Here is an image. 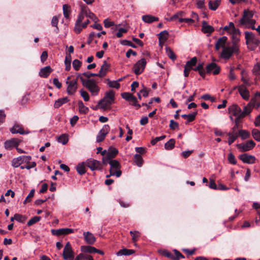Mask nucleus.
<instances>
[{
    "mask_svg": "<svg viewBox=\"0 0 260 260\" xmlns=\"http://www.w3.org/2000/svg\"><path fill=\"white\" fill-rule=\"evenodd\" d=\"M77 79H79L82 83V85L85 87L91 92L92 95H96L100 91V88L97 85V82L95 79H89L85 80L82 76L81 74H78Z\"/></svg>",
    "mask_w": 260,
    "mask_h": 260,
    "instance_id": "1",
    "label": "nucleus"
},
{
    "mask_svg": "<svg viewBox=\"0 0 260 260\" xmlns=\"http://www.w3.org/2000/svg\"><path fill=\"white\" fill-rule=\"evenodd\" d=\"M235 41H239L238 39L235 38ZM239 51L238 47L235 42L232 46L225 47L220 54V57L224 59H229L233 55L234 53H237Z\"/></svg>",
    "mask_w": 260,
    "mask_h": 260,
    "instance_id": "2",
    "label": "nucleus"
},
{
    "mask_svg": "<svg viewBox=\"0 0 260 260\" xmlns=\"http://www.w3.org/2000/svg\"><path fill=\"white\" fill-rule=\"evenodd\" d=\"M254 12L248 10H244L242 18L239 20V24L240 25H254L256 21L252 19Z\"/></svg>",
    "mask_w": 260,
    "mask_h": 260,
    "instance_id": "3",
    "label": "nucleus"
},
{
    "mask_svg": "<svg viewBox=\"0 0 260 260\" xmlns=\"http://www.w3.org/2000/svg\"><path fill=\"white\" fill-rule=\"evenodd\" d=\"M114 99V93L113 90L106 92L104 98L99 101L98 105H101V108L106 109L109 106Z\"/></svg>",
    "mask_w": 260,
    "mask_h": 260,
    "instance_id": "4",
    "label": "nucleus"
},
{
    "mask_svg": "<svg viewBox=\"0 0 260 260\" xmlns=\"http://www.w3.org/2000/svg\"><path fill=\"white\" fill-rule=\"evenodd\" d=\"M245 38L246 45L251 44L253 46L251 48L254 50L260 44V41L258 38L252 32L245 31Z\"/></svg>",
    "mask_w": 260,
    "mask_h": 260,
    "instance_id": "5",
    "label": "nucleus"
},
{
    "mask_svg": "<svg viewBox=\"0 0 260 260\" xmlns=\"http://www.w3.org/2000/svg\"><path fill=\"white\" fill-rule=\"evenodd\" d=\"M110 166V172H111V175H115L117 177H119L122 174V172L120 171L121 165L119 162L116 159H114L111 161Z\"/></svg>",
    "mask_w": 260,
    "mask_h": 260,
    "instance_id": "6",
    "label": "nucleus"
},
{
    "mask_svg": "<svg viewBox=\"0 0 260 260\" xmlns=\"http://www.w3.org/2000/svg\"><path fill=\"white\" fill-rule=\"evenodd\" d=\"M62 256L65 260H73L74 258V252L72 250L71 245L70 242H67L65 245Z\"/></svg>",
    "mask_w": 260,
    "mask_h": 260,
    "instance_id": "7",
    "label": "nucleus"
},
{
    "mask_svg": "<svg viewBox=\"0 0 260 260\" xmlns=\"http://www.w3.org/2000/svg\"><path fill=\"white\" fill-rule=\"evenodd\" d=\"M86 165L91 171L100 170L102 169V164L94 159H88L86 161Z\"/></svg>",
    "mask_w": 260,
    "mask_h": 260,
    "instance_id": "8",
    "label": "nucleus"
},
{
    "mask_svg": "<svg viewBox=\"0 0 260 260\" xmlns=\"http://www.w3.org/2000/svg\"><path fill=\"white\" fill-rule=\"evenodd\" d=\"M146 64L145 58H142L138 61L134 66V71L136 75L141 74L144 71Z\"/></svg>",
    "mask_w": 260,
    "mask_h": 260,
    "instance_id": "9",
    "label": "nucleus"
},
{
    "mask_svg": "<svg viewBox=\"0 0 260 260\" xmlns=\"http://www.w3.org/2000/svg\"><path fill=\"white\" fill-rule=\"evenodd\" d=\"M70 77H68L66 84L68 85L67 91L69 94H74L77 88V82L76 80L69 81Z\"/></svg>",
    "mask_w": 260,
    "mask_h": 260,
    "instance_id": "10",
    "label": "nucleus"
},
{
    "mask_svg": "<svg viewBox=\"0 0 260 260\" xmlns=\"http://www.w3.org/2000/svg\"><path fill=\"white\" fill-rule=\"evenodd\" d=\"M255 145V143L252 140H249L245 143L237 145V147L242 152L248 151L251 150Z\"/></svg>",
    "mask_w": 260,
    "mask_h": 260,
    "instance_id": "11",
    "label": "nucleus"
},
{
    "mask_svg": "<svg viewBox=\"0 0 260 260\" xmlns=\"http://www.w3.org/2000/svg\"><path fill=\"white\" fill-rule=\"evenodd\" d=\"M110 131V127L108 125L105 124L103 128L100 131L96 136V142H101L103 141Z\"/></svg>",
    "mask_w": 260,
    "mask_h": 260,
    "instance_id": "12",
    "label": "nucleus"
},
{
    "mask_svg": "<svg viewBox=\"0 0 260 260\" xmlns=\"http://www.w3.org/2000/svg\"><path fill=\"white\" fill-rule=\"evenodd\" d=\"M220 71V67L215 63L211 62L206 66V72L208 74L217 75Z\"/></svg>",
    "mask_w": 260,
    "mask_h": 260,
    "instance_id": "13",
    "label": "nucleus"
},
{
    "mask_svg": "<svg viewBox=\"0 0 260 260\" xmlns=\"http://www.w3.org/2000/svg\"><path fill=\"white\" fill-rule=\"evenodd\" d=\"M239 158L244 163L248 164H254L256 160V158L254 156L247 153H244L239 155Z\"/></svg>",
    "mask_w": 260,
    "mask_h": 260,
    "instance_id": "14",
    "label": "nucleus"
},
{
    "mask_svg": "<svg viewBox=\"0 0 260 260\" xmlns=\"http://www.w3.org/2000/svg\"><path fill=\"white\" fill-rule=\"evenodd\" d=\"M74 232V230L69 228H62L57 230L53 229L51 230V233L53 235L60 236L68 235Z\"/></svg>",
    "mask_w": 260,
    "mask_h": 260,
    "instance_id": "15",
    "label": "nucleus"
},
{
    "mask_svg": "<svg viewBox=\"0 0 260 260\" xmlns=\"http://www.w3.org/2000/svg\"><path fill=\"white\" fill-rule=\"evenodd\" d=\"M21 141L17 138H12L5 142V148L7 149H11L13 147H17Z\"/></svg>",
    "mask_w": 260,
    "mask_h": 260,
    "instance_id": "16",
    "label": "nucleus"
},
{
    "mask_svg": "<svg viewBox=\"0 0 260 260\" xmlns=\"http://www.w3.org/2000/svg\"><path fill=\"white\" fill-rule=\"evenodd\" d=\"M238 91L240 95L245 100H248L250 97V93L248 90L244 85H241L238 87Z\"/></svg>",
    "mask_w": 260,
    "mask_h": 260,
    "instance_id": "17",
    "label": "nucleus"
},
{
    "mask_svg": "<svg viewBox=\"0 0 260 260\" xmlns=\"http://www.w3.org/2000/svg\"><path fill=\"white\" fill-rule=\"evenodd\" d=\"M229 112L232 115L239 117L241 114V109L237 105H233L229 108Z\"/></svg>",
    "mask_w": 260,
    "mask_h": 260,
    "instance_id": "18",
    "label": "nucleus"
},
{
    "mask_svg": "<svg viewBox=\"0 0 260 260\" xmlns=\"http://www.w3.org/2000/svg\"><path fill=\"white\" fill-rule=\"evenodd\" d=\"M110 64H109L107 61H104L103 65L101 66L99 73H98L99 77L102 78L106 76L107 72L110 69Z\"/></svg>",
    "mask_w": 260,
    "mask_h": 260,
    "instance_id": "19",
    "label": "nucleus"
},
{
    "mask_svg": "<svg viewBox=\"0 0 260 260\" xmlns=\"http://www.w3.org/2000/svg\"><path fill=\"white\" fill-rule=\"evenodd\" d=\"M11 133L14 134H20L21 135H24V134H27L29 133V132H25L22 127V126L20 124H18L17 123H15L14 126L11 127L10 129Z\"/></svg>",
    "mask_w": 260,
    "mask_h": 260,
    "instance_id": "20",
    "label": "nucleus"
},
{
    "mask_svg": "<svg viewBox=\"0 0 260 260\" xmlns=\"http://www.w3.org/2000/svg\"><path fill=\"white\" fill-rule=\"evenodd\" d=\"M83 236L86 242L89 244H93L96 240L94 235L89 232H84Z\"/></svg>",
    "mask_w": 260,
    "mask_h": 260,
    "instance_id": "21",
    "label": "nucleus"
},
{
    "mask_svg": "<svg viewBox=\"0 0 260 260\" xmlns=\"http://www.w3.org/2000/svg\"><path fill=\"white\" fill-rule=\"evenodd\" d=\"M82 11L85 13L86 17L93 20L95 22L98 21L97 17L93 13L91 12L86 6H82Z\"/></svg>",
    "mask_w": 260,
    "mask_h": 260,
    "instance_id": "22",
    "label": "nucleus"
},
{
    "mask_svg": "<svg viewBox=\"0 0 260 260\" xmlns=\"http://www.w3.org/2000/svg\"><path fill=\"white\" fill-rule=\"evenodd\" d=\"M52 69L50 66H46L42 68L39 72V76L41 77L47 78L52 72Z\"/></svg>",
    "mask_w": 260,
    "mask_h": 260,
    "instance_id": "23",
    "label": "nucleus"
},
{
    "mask_svg": "<svg viewBox=\"0 0 260 260\" xmlns=\"http://www.w3.org/2000/svg\"><path fill=\"white\" fill-rule=\"evenodd\" d=\"M227 41V37L223 36L218 39L215 43V49L218 50L220 47H225V44Z\"/></svg>",
    "mask_w": 260,
    "mask_h": 260,
    "instance_id": "24",
    "label": "nucleus"
},
{
    "mask_svg": "<svg viewBox=\"0 0 260 260\" xmlns=\"http://www.w3.org/2000/svg\"><path fill=\"white\" fill-rule=\"evenodd\" d=\"M202 30L204 33L211 34L214 31V29L211 25H209L206 21H203Z\"/></svg>",
    "mask_w": 260,
    "mask_h": 260,
    "instance_id": "25",
    "label": "nucleus"
},
{
    "mask_svg": "<svg viewBox=\"0 0 260 260\" xmlns=\"http://www.w3.org/2000/svg\"><path fill=\"white\" fill-rule=\"evenodd\" d=\"M227 135L229 136V140L228 141V144L231 145L239 137L238 132H229L227 133Z\"/></svg>",
    "mask_w": 260,
    "mask_h": 260,
    "instance_id": "26",
    "label": "nucleus"
},
{
    "mask_svg": "<svg viewBox=\"0 0 260 260\" xmlns=\"http://www.w3.org/2000/svg\"><path fill=\"white\" fill-rule=\"evenodd\" d=\"M142 20L146 23H151L154 21H158V18L150 15H145L142 16Z\"/></svg>",
    "mask_w": 260,
    "mask_h": 260,
    "instance_id": "27",
    "label": "nucleus"
},
{
    "mask_svg": "<svg viewBox=\"0 0 260 260\" xmlns=\"http://www.w3.org/2000/svg\"><path fill=\"white\" fill-rule=\"evenodd\" d=\"M135 253V250L133 249H127L123 248L116 253V255L118 256L122 255H129Z\"/></svg>",
    "mask_w": 260,
    "mask_h": 260,
    "instance_id": "28",
    "label": "nucleus"
},
{
    "mask_svg": "<svg viewBox=\"0 0 260 260\" xmlns=\"http://www.w3.org/2000/svg\"><path fill=\"white\" fill-rule=\"evenodd\" d=\"M69 101L68 97H64L63 98L59 99L55 102L54 106L55 108H58L63 104L67 103Z\"/></svg>",
    "mask_w": 260,
    "mask_h": 260,
    "instance_id": "29",
    "label": "nucleus"
},
{
    "mask_svg": "<svg viewBox=\"0 0 260 260\" xmlns=\"http://www.w3.org/2000/svg\"><path fill=\"white\" fill-rule=\"evenodd\" d=\"M220 0L210 1L209 2V7L211 10L215 11L220 5Z\"/></svg>",
    "mask_w": 260,
    "mask_h": 260,
    "instance_id": "30",
    "label": "nucleus"
},
{
    "mask_svg": "<svg viewBox=\"0 0 260 260\" xmlns=\"http://www.w3.org/2000/svg\"><path fill=\"white\" fill-rule=\"evenodd\" d=\"M85 166L86 162H81L76 167V170L77 172L81 175H83L85 173Z\"/></svg>",
    "mask_w": 260,
    "mask_h": 260,
    "instance_id": "31",
    "label": "nucleus"
},
{
    "mask_svg": "<svg viewBox=\"0 0 260 260\" xmlns=\"http://www.w3.org/2000/svg\"><path fill=\"white\" fill-rule=\"evenodd\" d=\"M63 14L66 19H69L71 13V7L67 4H64L62 6Z\"/></svg>",
    "mask_w": 260,
    "mask_h": 260,
    "instance_id": "32",
    "label": "nucleus"
},
{
    "mask_svg": "<svg viewBox=\"0 0 260 260\" xmlns=\"http://www.w3.org/2000/svg\"><path fill=\"white\" fill-rule=\"evenodd\" d=\"M95 248L91 246H82L81 247V250L83 252L93 253H95Z\"/></svg>",
    "mask_w": 260,
    "mask_h": 260,
    "instance_id": "33",
    "label": "nucleus"
},
{
    "mask_svg": "<svg viewBox=\"0 0 260 260\" xmlns=\"http://www.w3.org/2000/svg\"><path fill=\"white\" fill-rule=\"evenodd\" d=\"M197 113V111H196L192 113L189 114H183L181 115V117L185 119H187L188 123L189 122H191L194 120Z\"/></svg>",
    "mask_w": 260,
    "mask_h": 260,
    "instance_id": "34",
    "label": "nucleus"
},
{
    "mask_svg": "<svg viewBox=\"0 0 260 260\" xmlns=\"http://www.w3.org/2000/svg\"><path fill=\"white\" fill-rule=\"evenodd\" d=\"M168 32L167 30H164L160 32L158 34L159 43L160 44L161 42L164 43L168 39Z\"/></svg>",
    "mask_w": 260,
    "mask_h": 260,
    "instance_id": "35",
    "label": "nucleus"
},
{
    "mask_svg": "<svg viewBox=\"0 0 260 260\" xmlns=\"http://www.w3.org/2000/svg\"><path fill=\"white\" fill-rule=\"evenodd\" d=\"M175 144V141L173 139H170L167 142H166L165 144L164 147L166 150H170L173 149L174 148Z\"/></svg>",
    "mask_w": 260,
    "mask_h": 260,
    "instance_id": "36",
    "label": "nucleus"
},
{
    "mask_svg": "<svg viewBox=\"0 0 260 260\" xmlns=\"http://www.w3.org/2000/svg\"><path fill=\"white\" fill-rule=\"evenodd\" d=\"M12 166L14 168H17L23 164L21 156L13 158L11 161Z\"/></svg>",
    "mask_w": 260,
    "mask_h": 260,
    "instance_id": "37",
    "label": "nucleus"
},
{
    "mask_svg": "<svg viewBox=\"0 0 260 260\" xmlns=\"http://www.w3.org/2000/svg\"><path fill=\"white\" fill-rule=\"evenodd\" d=\"M259 100H260V92H257L255 93L254 96L251 99V101L248 103V106L254 107L256 102Z\"/></svg>",
    "mask_w": 260,
    "mask_h": 260,
    "instance_id": "38",
    "label": "nucleus"
},
{
    "mask_svg": "<svg viewBox=\"0 0 260 260\" xmlns=\"http://www.w3.org/2000/svg\"><path fill=\"white\" fill-rule=\"evenodd\" d=\"M134 160L135 162L136 163L137 165L141 167L143 163V159L141 155L139 154H136L134 155Z\"/></svg>",
    "mask_w": 260,
    "mask_h": 260,
    "instance_id": "39",
    "label": "nucleus"
},
{
    "mask_svg": "<svg viewBox=\"0 0 260 260\" xmlns=\"http://www.w3.org/2000/svg\"><path fill=\"white\" fill-rule=\"evenodd\" d=\"M71 56L70 54H67L64 60L66 70L69 71L71 69Z\"/></svg>",
    "mask_w": 260,
    "mask_h": 260,
    "instance_id": "40",
    "label": "nucleus"
},
{
    "mask_svg": "<svg viewBox=\"0 0 260 260\" xmlns=\"http://www.w3.org/2000/svg\"><path fill=\"white\" fill-rule=\"evenodd\" d=\"M86 259V260H93L92 257L86 254L80 253L75 259V260H81Z\"/></svg>",
    "mask_w": 260,
    "mask_h": 260,
    "instance_id": "41",
    "label": "nucleus"
},
{
    "mask_svg": "<svg viewBox=\"0 0 260 260\" xmlns=\"http://www.w3.org/2000/svg\"><path fill=\"white\" fill-rule=\"evenodd\" d=\"M78 104V106H79V111L81 113L86 114L88 112V111H89L88 108L85 107L84 105V104L82 102V101H79Z\"/></svg>",
    "mask_w": 260,
    "mask_h": 260,
    "instance_id": "42",
    "label": "nucleus"
},
{
    "mask_svg": "<svg viewBox=\"0 0 260 260\" xmlns=\"http://www.w3.org/2000/svg\"><path fill=\"white\" fill-rule=\"evenodd\" d=\"M118 150L115 148L110 147L108 149L107 155L113 158L118 154Z\"/></svg>",
    "mask_w": 260,
    "mask_h": 260,
    "instance_id": "43",
    "label": "nucleus"
},
{
    "mask_svg": "<svg viewBox=\"0 0 260 260\" xmlns=\"http://www.w3.org/2000/svg\"><path fill=\"white\" fill-rule=\"evenodd\" d=\"M197 62V58L196 57H192L190 60L187 61L185 66L192 69L193 66H195Z\"/></svg>",
    "mask_w": 260,
    "mask_h": 260,
    "instance_id": "44",
    "label": "nucleus"
},
{
    "mask_svg": "<svg viewBox=\"0 0 260 260\" xmlns=\"http://www.w3.org/2000/svg\"><path fill=\"white\" fill-rule=\"evenodd\" d=\"M239 136H240L243 140L247 139L249 137V133L246 130L241 129L238 132Z\"/></svg>",
    "mask_w": 260,
    "mask_h": 260,
    "instance_id": "45",
    "label": "nucleus"
},
{
    "mask_svg": "<svg viewBox=\"0 0 260 260\" xmlns=\"http://www.w3.org/2000/svg\"><path fill=\"white\" fill-rule=\"evenodd\" d=\"M108 81V85L109 87L112 88H115L116 89H118L120 87V84L118 83V81H111L109 79H107Z\"/></svg>",
    "mask_w": 260,
    "mask_h": 260,
    "instance_id": "46",
    "label": "nucleus"
},
{
    "mask_svg": "<svg viewBox=\"0 0 260 260\" xmlns=\"http://www.w3.org/2000/svg\"><path fill=\"white\" fill-rule=\"evenodd\" d=\"M252 136L257 141L260 142V131L257 129H253L252 131Z\"/></svg>",
    "mask_w": 260,
    "mask_h": 260,
    "instance_id": "47",
    "label": "nucleus"
},
{
    "mask_svg": "<svg viewBox=\"0 0 260 260\" xmlns=\"http://www.w3.org/2000/svg\"><path fill=\"white\" fill-rule=\"evenodd\" d=\"M251 111V109L248 107V106H245L243 108V111H241V114L240 117L244 118L246 115H248Z\"/></svg>",
    "mask_w": 260,
    "mask_h": 260,
    "instance_id": "48",
    "label": "nucleus"
},
{
    "mask_svg": "<svg viewBox=\"0 0 260 260\" xmlns=\"http://www.w3.org/2000/svg\"><path fill=\"white\" fill-rule=\"evenodd\" d=\"M121 96L123 99L126 101H130L131 99L135 100L134 96L128 92H123L121 94Z\"/></svg>",
    "mask_w": 260,
    "mask_h": 260,
    "instance_id": "49",
    "label": "nucleus"
},
{
    "mask_svg": "<svg viewBox=\"0 0 260 260\" xmlns=\"http://www.w3.org/2000/svg\"><path fill=\"white\" fill-rule=\"evenodd\" d=\"M58 142L63 145H65L68 142V137L66 135H62L58 138Z\"/></svg>",
    "mask_w": 260,
    "mask_h": 260,
    "instance_id": "50",
    "label": "nucleus"
},
{
    "mask_svg": "<svg viewBox=\"0 0 260 260\" xmlns=\"http://www.w3.org/2000/svg\"><path fill=\"white\" fill-rule=\"evenodd\" d=\"M41 217L40 216H34L32 218H31L27 222V225L28 226H31L32 224L37 223V222L41 220Z\"/></svg>",
    "mask_w": 260,
    "mask_h": 260,
    "instance_id": "51",
    "label": "nucleus"
},
{
    "mask_svg": "<svg viewBox=\"0 0 260 260\" xmlns=\"http://www.w3.org/2000/svg\"><path fill=\"white\" fill-rule=\"evenodd\" d=\"M23 164H25V165L27 164H31L32 162H30L31 160V157L30 156H20Z\"/></svg>",
    "mask_w": 260,
    "mask_h": 260,
    "instance_id": "52",
    "label": "nucleus"
},
{
    "mask_svg": "<svg viewBox=\"0 0 260 260\" xmlns=\"http://www.w3.org/2000/svg\"><path fill=\"white\" fill-rule=\"evenodd\" d=\"M26 219V217L21 214L16 213L15 214V220L19 222L24 223Z\"/></svg>",
    "mask_w": 260,
    "mask_h": 260,
    "instance_id": "53",
    "label": "nucleus"
},
{
    "mask_svg": "<svg viewBox=\"0 0 260 260\" xmlns=\"http://www.w3.org/2000/svg\"><path fill=\"white\" fill-rule=\"evenodd\" d=\"M167 55L172 60H175L176 58L173 51L169 47L166 48Z\"/></svg>",
    "mask_w": 260,
    "mask_h": 260,
    "instance_id": "54",
    "label": "nucleus"
},
{
    "mask_svg": "<svg viewBox=\"0 0 260 260\" xmlns=\"http://www.w3.org/2000/svg\"><path fill=\"white\" fill-rule=\"evenodd\" d=\"M242 118L240 117V116L239 117H236V118L235 120V126L232 128L233 132H237V129L239 126V123L240 122V120Z\"/></svg>",
    "mask_w": 260,
    "mask_h": 260,
    "instance_id": "55",
    "label": "nucleus"
},
{
    "mask_svg": "<svg viewBox=\"0 0 260 260\" xmlns=\"http://www.w3.org/2000/svg\"><path fill=\"white\" fill-rule=\"evenodd\" d=\"M85 16V13L82 11V6L81 8V12L78 16V18L76 20V22H77V23H81V22L84 19Z\"/></svg>",
    "mask_w": 260,
    "mask_h": 260,
    "instance_id": "56",
    "label": "nucleus"
},
{
    "mask_svg": "<svg viewBox=\"0 0 260 260\" xmlns=\"http://www.w3.org/2000/svg\"><path fill=\"white\" fill-rule=\"evenodd\" d=\"M81 63V62L79 60L75 59L73 62V67L76 71H78L79 70Z\"/></svg>",
    "mask_w": 260,
    "mask_h": 260,
    "instance_id": "57",
    "label": "nucleus"
},
{
    "mask_svg": "<svg viewBox=\"0 0 260 260\" xmlns=\"http://www.w3.org/2000/svg\"><path fill=\"white\" fill-rule=\"evenodd\" d=\"M58 22V19L56 16H53L52 20H51V25L53 26L56 27L55 31L56 32H58V28L57 27V24Z\"/></svg>",
    "mask_w": 260,
    "mask_h": 260,
    "instance_id": "58",
    "label": "nucleus"
},
{
    "mask_svg": "<svg viewBox=\"0 0 260 260\" xmlns=\"http://www.w3.org/2000/svg\"><path fill=\"white\" fill-rule=\"evenodd\" d=\"M112 159V158H111L110 156L106 155L103 157V159H102L103 164L104 165H107V164L110 165V163H111V161H112L113 160Z\"/></svg>",
    "mask_w": 260,
    "mask_h": 260,
    "instance_id": "59",
    "label": "nucleus"
},
{
    "mask_svg": "<svg viewBox=\"0 0 260 260\" xmlns=\"http://www.w3.org/2000/svg\"><path fill=\"white\" fill-rule=\"evenodd\" d=\"M174 252L175 255H174V258H173V259L179 260L181 258H184V256L179 251L175 249Z\"/></svg>",
    "mask_w": 260,
    "mask_h": 260,
    "instance_id": "60",
    "label": "nucleus"
},
{
    "mask_svg": "<svg viewBox=\"0 0 260 260\" xmlns=\"http://www.w3.org/2000/svg\"><path fill=\"white\" fill-rule=\"evenodd\" d=\"M81 96L83 98L85 101H88L89 100V96L88 93L83 89L80 91Z\"/></svg>",
    "mask_w": 260,
    "mask_h": 260,
    "instance_id": "61",
    "label": "nucleus"
},
{
    "mask_svg": "<svg viewBox=\"0 0 260 260\" xmlns=\"http://www.w3.org/2000/svg\"><path fill=\"white\" fill-rule=\"evenodd\" d=\"M228 160L233 165H236L237 163L236 159L235 157V156L232 153H230L228 155Z\"/></svg>",
    "mask_w": 260,
    "mask_h": 260,
    "instance_id": "62",
    "label": "nucleus"
},
{
    "mask_svg": "<svg viewBox=\"0 0 260 260\" xmlns=\"http://www.w3.org/2000/svg\"><path fill=\"white\" fill-rule=\"evenodd\" d=\"M253 73L255 75H260V64L256 63L253 67Z\"/></svg>",
    "mask_w": 260,
    "mask_h": 260,
    "instance_id": "63",
    "label": "nucleus"
},
{
    "mask_svg": "<svg viewBox=\"0 0 260 260\" xmlns=\"http://www.w3.org/2000/svg\"><path fill=\"white\" fill-rule=\"evenodd\" d=\"M169 126L170 129L174 130L179 127V124L177 122L172 119L170 120Z\"/></svg>",
    "mask_w": 260,
    "mask_h": 260,
    "instance_id": "64",
    "label": "nucleus"
}]
</instances>
